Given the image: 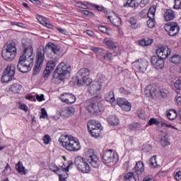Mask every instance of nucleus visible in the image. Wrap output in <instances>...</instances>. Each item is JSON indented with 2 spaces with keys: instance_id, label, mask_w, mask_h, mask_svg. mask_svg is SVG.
I'll return each mask as SVG.
<instances>
[{
  "instance_id": "f257e3e1",
  "label": "nucleus",
  "mask_w": 181,
  "mask_h": 181,
  "mask_svg": "<svg viewBox=\"0 0 181 181\" xmlns=\"http://www.w3.org/2000/svg\"><path fill=\"white\" fill-rule=\"evenodd\" d=\"M59 52H60L59 46L52 42H49L45 48L37 49L35 57V63L43 65V62H45V53H47L49 59L56 60V59H57Z\"/></svg>"
},
{
  "instance_id": "f03ea898",
  "label": "nucleus",
  "mask_w": 181,
  "mask_h": 181,
  "mask_svg": "<svg viewBox=\"0 0 181 181\" xmlns=\"http://www.w3.org/2000/svg\"><path fill=\"white\" fill-rule=\"evenodd\" d=\"M59 141L61 142L62 146L69 152H77V151L81 149L80 141L74 136L69 135L61 136L59 139Z\"/></svg>"
},
{
  "instance_id": "7ed1b4c3",
  "label": "nucleus",
  "mask_w": 181,
  "mask_h": 181,
  "mask_svg": "<svg viewBox=\"0 0 181 181\" xmlns=\"http://www.w3.org/2000/svg\"><path fill=\"white\" fill-rule=\"evenodd\" d=\"M70 71H71V66L70 64L61 62L53 73V78L63 81V80L66 78V74H69Z\"/></svg>"
},
{
  "instance_id": "20e7f679",
  "label": "nucleus",
  "mask_w": 181,
  "mask_h": 181,
  "mask_svg": "<svg viewBox=\"0 0 181 181\" xmlns=\"http://www.w3.org/2000/svg\"><path fill=\"white\" fill-rule=\"evenodd\" d=\"M35 57L21 56L17 65V69L21 73H29L33 67V59Z\"/></svg>"
},
{
  "instance_id": "39448f33",
  "label": "nucleus",
  "mask_w": 181,
  "mask_h": 181,
  "mask_svg": "<svg viewBox=\"0 0 181 181\" xmlns=\"http://www.w3.org/2000/svg\"><path fill=\"white\" fill-rule=\"evenodd\" d=\"M90 69L87 68L81 69L76 74L77 84L78 86H90L93 79L90 78Z\"/></svg>"
},
{
  "instance_id": "423d86ee",
  "label": "nucleus",
  "mask_w": 181,
  "mask_h": 181,
  "mask_svg": "<svg viewBox=\"0 0 181 181\" xmlns=\"http://www.w3.org/2000/svg\"><path fill=\"white\" fill-rule=\"evenodd\" d=\"M168 90L161 89L158 90L155 86H148L144 90V94L146 97H151V98H158L162 97L165 98L168 95Z\"/></svg>"
},
{
  "instance_id": "0eeeda50",
  "label": "nucleus",
  "mask_w": 181,
  "mask_h": 181,
  "mask_svg": "<svg viewBox=\"0 0 181 181\" xmlns=\"http://www.w3.org/2000/svg\"><path fill=\"white\" fill-rule=\"evenodd\" d=\"M102 159L107 166H114L118 161V154L110 149L103 153Z\"/></svg>"
},
{
  "instance_id": "6e6552de",
  "label": "nucleus",
  "mask_w": 181,
  "mask_h": 181,
  "mask_svg": "<svg viewBox=\"0 0 181 181\" xmlns=\"http://www.w3.org/2000/svg\"><path fill=\"white\" fill-rule=\"evenodd\" d=\"M86 110L90 114H98V112L104 111V107L103 104L97 102L95 98H91L86 101Z\"/></svg>"
},
{
  "instance_id": "1a4fd4ad",
  "label": "nucleus",
  "mask_w": 181,
  "mask_h": 181,
  "mask_svg": "<svg viewBox=\"0 0 181 181\" xmlns=\"http://www.w3.org/2000/svg\"><path fill=\"white\" fill-rule=\"evenodd\" d=\"M74 163L78 170L82 173H90V165L83 157H76Z\"/></svg>"
},
{
  "instance_id": "9d476101",
  "label": "nucleus",
  "mask_w": 181,
  "mask_h": 181,
  "mask_svg": "<svg viewBox=\"0 0 181 181\" xmlns=\"http://www.w3.org/2000/svg\"><path fill=\"white\" fill-rule=\"evenodd\" d=\"M86 160L93 166V168H98L100 166V160L98 157L94 154L93 149H89L86 154Z\"/></svg>"
},
{
  "instance_id": "9b49d317",
  "label": "nucleus",
  "mask_w": 181,
  "mask_h": 181,
  "mask_svg": "<svg viewBox=\"0 0 181 181\" xmlns=\"http://www.w3.org/2000/svg\"><path fill=\"white\" fill-rule=\"evenodd\" d=\"M22 47L23 51L21 56H24V57H35L33 56V47L26 39L22 40Z\"/></svg>"
},
{
  "instance_id": "f8f14e48",
  "label": "nucleus",
  "mask_w": 181,
  "mask_h": 181,
  "mask_svg": "<svg viewBox=\"0 0 181 181\" xmlns=\"http://www.w3.org/2000/svg\"><path fill=\"white\" fill-rule=\"evenodd\" d=\"M165 30L168 32L170 36H176L179 31L180 30V28L177 25V23H168L164 26Z\"/></svg>"
},
{
  "instance_id": "ddd939ff",
  "label": "nucleus",
  "mask_w": 181,
  "mask_h": 181,
  "mask_svg": "<svg viewBox=\"0 0 181 181\" xmlns=\"http://www.w3.org/2000/svg\"><path fill=\"white\" fill-rule=\"evenodd\" d=\"M132 64L136 70L140 71V73H145L146 71V69H148L149 62H148L146 59H139L133 62Z\"/></svg>"
},
{
  "instance_id": "4468645a",
  "label": "nucleus",
  "mask_w": 181,
  "mask_h": 181,
  "mask_svg": "<svg viewBox=\"0 0 181 181\" xmlns=\"http://www.w3.org/2000/svg\"><path fill=\"white\" fill-rule=\"evenodd\" d=\"M164 59L159 57L158 56H153L151 58V63L155 69H157V70H159V69H163L165 67V61Z\"/></svg>"
},
{
  "instance_id": "2eb2a0df",
  "label": "nucleus",
  "mask_w": 181,
  "mask_h": 181,
  "mask_svg": "<svg viewBox=\"0 0 181 181\" xmlns=\"http://www.w3.org/2000/svg\"><path fill=\"white\" fill-rule=\"evenodd\" d=\"M60 99L62 103H65L66 104H74L76 103V96L72 93H63L61 95Z\"/></svg>"
},
{
  "instance_id": "dca6fc26",
  "label": "nucleus",
  "mask_w": 181,
  "mask_h": 181,
  "mask_svg": "<svg viewBox=\"0 0 181 181\" xmlns=\"http://www.w3.org/2000/svg\"><path fill=\"white\" fill-rule=\"evenodd\" d=\"M156 54L160 59H168L170 56V49L167 47H161L156 50Z\"/></svg>"
},
{
  "instance_id": "f3484780",
  "label": "nucleus",
  "mask_w": 181,
  "mask_h": 181,
  "mask_svg": "<svg viewBox=\"0 0 181 181\" xmlns=\"http://www.w3.org/2000/svg\"><path fill=\"white\" fill-rule=\"evenodd\" d=\"M1 56L6 62H12L16 57V53L4 49L1 52Z\"/></svg>"
},
{
  "instance_id": "a211bd4d",
  "label": "nucleus",
  "mask_w": 181,
  "mask_h": 181,
  "mask_svg": "<svg viewBox=\"0 0 181 181\" xmlns=\"http://www.w3.org/2000/svg\"><path fill=\"white\" fill-rule=\"evenodd\" d=\"M70 165H68L66 168H60L57 167L56 164L52 163L49 165V168L52 172H54V173H57V175H59V173H62L63 172L64 173H66V172H69V168Z\"/></svg>"
},
{
  "instance_id": "6ab92c4d",
  "label": "nucleus",
  "mask_w": 181,
  "mask_h": 181,
  "mask_svg": "<svg viewBox=\"0 0 181 181\" xmlns=\"http://www.w3.org/2000/svg\"><path fill=\"white\" fill-rule=\"evenodd\" d=\"M101 90V84L98 82H94L88 88V93L90 95H94Z\"/></svg>"
},
{
  "instance_id": "aec40b11",
  "label": "nucleus",
  "mask_w": 181,
  "mask_h": 181,
  "mask_svg": "<svg viewBox=\"0 0 181 181\" xmlns=\"http://www.w3.org/2000/svg\"><path fill=\"white\" fill-rule=\"evenodd\" d=\"M103 42L108 49L111 50H117V47H118V43L114 42L111 38H105Z\"/></svg>"
},
{
  "instance_id": "412c9836",
  "label": "nucleus",
  "mask_w": 181,
  "mask_h": 181,
  "mask_svg": "<svg viewBox=\"0 0 181 181\" xmlns=\"http://www.w3.org/2000/svg\"><path fill=\"white\" fill-rule=\"evenodd\" d=\"M134 169L137 176H139V175H142V173H144L145 170V168L144 167V163L141 161L137 162Z\"/></svg>"
},
{
  "instance_id": "4be33fe9",
  "label": "nucleus",
  "mask_w": 181,
  "mask_h": 181,
  "mask_svg": "<svg viewBox=\"0 0 181 181\" xmlns=\"http://www.w3.org/2000/svg\"><path fill=\"white\" fill-rule=\"evenodd\" d=\"M16 69V67L13 64L8 65L6 66V68L5 69V71H4V73L5 74H7V76H10L11 78H13V77L15 76Z\"/></svg>"
},
{
  "instance_id": "5701e85b",
  "label": "nucleus",
  "mask_w": 181,
  "mask_h": 181,
  "mask_svg": "<svg viewBox=\"0 0 181 181\" xmlns=\"http://www.w3.org/2000/svg\"><path fill=\"white\" fill-rule=\"evenodd\" d=\"M97 128H101V124L95 120H90L88 123V129L91 131L93 129H97Z\"/></svg>"
},
{
  "instance_id": "b1692460",
  "label": "nucleus",
  "mask_w": 181,
  "mask_h": 181,
  "mask_svg": "<svg viewBox=\"0 0 181 181\" xmlns=\"http://www.w3.org/2000/svg\"><path fill=\"white\" fill-rule=\"evenodd\" d=\"M164 19L169 22V21H173L175 19V12L172 10H167L164 14Z\"/></svg>"
},
{
  "instance_id": "393cba45",
  "label": "nucleus",
  "mask_w": 181,
  "mask_h": 181,
  "mask_svg": "<svg viewBox=\"0 0 181 181\" xmlns=\"http://www.w3.org/2000/svg\"><path fill=\"white\" fill-rule=\"evenodd\" d=\"M10 91H12L14 94H18L22 90V86L19 83H14L9 88Z\"/></svg>"
},
{
  "instance_id": "a878e982",
  "label": "nucleus",
  "mask_w": 181,
  "mask_h": 181,
  "mask_svg": "<svg viewBox=\"0 0 181 181\" xmlns=\"http://www.w3.org/2000/svg\"><path fill=\"white\" fill-rule=\"evenodd\" d=\"M105 98L107 103H110V104H115V97H114V92L110 91L108 93H107L105 96Z\"/></svg>"
},
{
  "instance_id": "bb28decb",
  "label": "nucleus",
  "mask_w": 181,
  "mask_h": 181,
  "mask_svg": "<svg viewBox=\"0 0 181 181\" xmlns=\"http://www.w3.org/2000/svg\"><path fill=\"white\" fill-rule=\"evenodd\" d=\"M16 170H17V172L18 173H20V175H25L26 174V171L25 170L23 164L21 161H19L17 164H16Z\"/></svg>"
},
{
  "instance_id": "cd10ccee",
  "label": "nucleus",
  "mask_w": 181,
  "mask_h": 181,
  "mask_svg": "<svg viewBox=\"0 0 181 181\" xmlns=\"http://www.w3.org/2000/svg\"><path fill=\"white\" fill-rule=\"evenodd\" d=\"M167 117L168 119L170 121H173V119H176L177 118V112L175 110H170L167 111Z\"/></svg>"
},
{
  "instance_id": "c85d7f7f",
  "label": "nucleus",
  "mask_w": 181,
  "mask_h": 181,
  "mask_svg": "<svg viewBox=\"0 0 181 181\" xmlns=\"http://www.w3.org/2000/svg\"><path fill=\"white\" fill-rule=\"evenodd\" d=\"M107 122L110 125H118V124H119V120L116 116L112 115L107 118Z\"/></svg>"
},
{
  "instance_id": "c756f323",
  "label": "nucleus",
  "mask_w": 181,
  "mask_h": 181,
  "mask_svg": "<svg viewBox=\"0 0 181 181\" xmlns=\"http://www.w3.org/2000/svg\"><path fill=\"white\" fill-rule=\"evenodd\" d=\"M138 176L135 175L134 173H128L124 175V180L136 181Z\"/></svg>"
},
{
  "instance_id": "7c9ffc66",
  "label": "nucleus",
  "mask_w": 181,
  "mask_h": 181,
  "mask_svg": "<svg viewBox=\"0 0 181 181\" xmlns=\"http://www.w3.org/2000/svg\"><path fill=\"white\" fill-rule=\"evenodd\" d=\"M153 43V40L149 38H144L139 41L140 46H151Z\"/></svg>"
},
{
  "instance_id": "2f4dec72",
  "label": "nucleus",
  "mask_w": 181,
  "mask_h": 181,
  "mask_svg": "<svg viewBox=\"0 0 181 181\" xmlns=\"http://www.w3.org/2000/svg\"><path fill=\"white\" fill-rule=\"evenodd\" d=\"M108 19H110V22L115 25V26H119L121 25V18L119 17L112 18V16H109Z\"/></svg>"
},
{
  "instance_id": "473e14b6",
  "label": "nucleus",
  "mask_w": 181,
  "mask_h": 181,
  "mask_svg": "<svg viewBox=\"0 0 181 181\" xmlns=\"http://www.w3.org/2000/svg\"><path fill=\"white\" fill-rule=\"evenodd\" d=\"M89 132L93 138H98L100 134L101 133V127H98L95 129L89 130Z\"/></svg>"
},
{
  "instance_id": "72a5a7b5",
  "label": "nucleus",
  "mask_w": 181,
  "mask_h": 181,
  "mask_svg": "<svg viewBox=\"0 0 181 181\" xmlns=\"http://www.w3.org/2000/svg\"><path fill=\"white\" fill-rule=\"evenodd\" d=\"M6 50L7 52H11V53H16V45L15 42H11L8 44L6 48Z\"/></svg>"
},
{
  "instance_id": "f704fd0d",
  "label": "nucleus",
  "mask_w": 181,
  "mask_h": 181,
  "mask_svg": "<svg viewBox=\"0 0 181 181\" xmlns=\"http://www.w3.org/2000/svg\"><path fill=\"white\" fill-rule=\"evenodd\" d=\"M42 67H43V65L35 63L33 71V76H37V74L40 73Z\"/></svg>"
},
{
  "instance_id": "c9c22d12",
  "label": "nucleus",
  "mask_w": 181,
  "mask_h": 181,
  "mask_svg": "<svg viewBox=\"0 0 181 181\" xmlns=\"http://www.w3.org/2000/svg\"><path fill=\"white\" fill-rule=\"evenodd\" d=\"M57 63H56V60H51L49 61L47 64V66L46 69H47L48 70H51V71H53V70H54V68L57 66Z\"/></svg>"
},
{
  "instance_id": "e433bc0d",
  "label": "nucleus",
  "mask_w": 181,
  "mask_h": 181,
  "mask_svg": "<svg viewBox=\"0 0 181 181\" xmlns=\"http://www.w3.org/2000/svg\"><path fill=\"white\" fill-rule=\"evenodd\" d=\"M155 12H156V6H151L149 10H148V18H149V19H151V18H155Z\"/></svg>"
},
{
  "instance_id": "4c0bfd02",
  "label": "nucleus",
  "mask_w": 181,
  "mask_h": 181,
  "mask_svg": "<svg viewBox=\"0 0 181 181\" xmlns=\"http://www.w3.org/2000/svg\"><path fill=\"white\" fill-rule=\"evenodd\" d=\"M88 5L92 6V8H95V9H96V11H98L99 12H104V11H105V8H104V6H103L97 5L93 3H89Z\"/></svg>"
},
{
  "instance_id": "58836bf2",
  "label": "nucleus",
  "mask_w": 181,
  "mask_h": 181,
  "mask_svg": "<svg viewBox=\"0 0 181 181\" xmlns=\"http://www.w3.org/2000/svg\"><path fill=\"white\" fill-rule=\"evenodd\" d=\"M12 78H13L12 76H10L4 72L1 77V81H3V83H9V81H12Z\"/></svg>"
},
{
  "instance_id": "ea45409f",
  "label": "nucleus",
  "mask_w": 181,
  "mask_h": 181,
  "mask_svg": "<svg viewBox=\"0 0 181 181\" xmlns=\"http://www.w3.org/2000/svg\"><path fill=\"white\" fill-rule=\"evenodd\" d=\"M150 166L151 168H158V162L156 161V156H154L150 159Z\"/></svg>"
},
{
  "instance_id": "a19ab883",
  "label": "nucleus",
  "mask_w": 181,
  "mask_h": 181,
  "mask_svg": "<svg viewBox=\"0 0 181 181\" xmlns=\"http://www.w3.org/2000/svg\"><path fill=\"white\" fill-rule=\"evenodd\" d=\"M160 144L162 146H169V145H170V143L169 142V140H168V137L166 136L161 138Z\"/></svg>"
},
{
  "instance_id": "79ce46f5",
  "label": "nucleus",
  "mask_w": 181,
  "mask_h": 181,
  "mask_svg": "<svg viewBox=\"0 0 181 181\" xmlns=\"http://www.w3.org/2000/svg\"><path fill=\"white\" fill-rule=\"evenodd\" d=\"M129 128L131 129V131H135L136 129H141V124L139 123H132Z\"/></svg>"
},
{
  "instance_id": "37998d69",
  "label": "nucleus",
  "mask_w": 181,
  "mask_h": 181,
  "mask_svg": "<svg viewBox=\"0 0 181 181\" xmlns=\"http://www.w3.org/2000/svg\"><path fill=\"white\" fill-rule=\"evenodd\" d=\"M170 61L172 63H174L175 64H177V63H180V57L177 54H175L171 57Z\"/></svg>"
},
{
  "instance_id": "c03bdc74",
  "label": "nucleus",
  "mask_w": 181,
  "mask_h": 181,
  "mask_svg": "<svg viewBox=\"0 0 181 181\" xmlns=\"http://www.w3.org/2000/svg\"><path fill=\"white\" fill-rule=\"evenodd\" d=\"M128 101L125 100L124 98H120L117 99V103L119 107H122V105L127 104Z\"/></svg>"
},
{
  "instance_id": "a18cd8bd",
  "label": "nucleus",
  "mask_w": 181,
  "mask_h": 181,
  "mask_svg": "<svg viewBox=\"0 0 181 181\" xmlns=\"http://www.w3.org/2000/svg\"><path fill=\"white\" fill-rule=\"evenodd\" d=\"M103 59L105 62H111L112 61V53L107 52L104 56Z\"/></svg>"
},
{
  "instance_id": "49530a36",
  "label": "nucleus",
  "mask_w": 181,
  "mask_h": 181,
  "mask_svg": "<svg viewBox=\"0 0 181 181\" xmlns=\"http://www.w3.org/2000/svg\"><path fill=\"white\" fill-rule=\"evenodd\" d=\"M98 30L102 32V33H107L109 36L110 35H111V33H110V30L107 28V27L104 26V25H100L98 27Z\"/></svg>"
},
{
  "instance_id": "de8ad7c7",
  "label": "nucleus",
  "mask_w": 181,
  "mask_h": 181,
  "mask_svg": "<svg viewBox=\"0 0 181 181\" xmlns=\"http://www.w3.org/2000/svg\"><path fill=\"white\" fill-rule=\"evenodd\" d=\"M120 108H122L123 111H126V112L131 111V103H129V102H127L124 105H122Z\"/></svg>"
},
{
  "instance_id": "09e8293b",
  "label": "nucleus",
  "mask_w": 181,
  "mask_h": 181,
  "mask_svg": "<svg viewBox=\"0 0 181 181\" xmlns=\"http://www.w3.org/2000/svg\"><path fill=\"white\" fill-rule=\"evenodd\" d=\"M52 73V71L50 69H47V68H45L44 73H43V77L45 80L47 78H49V76H50V74Z\"/></svg>"
},
{
  "instance_id": "8fccbe9b",
  "label": "nucleus",
  "mask_w": 181,
  "mask_h": 181,
  "mask_svg": "<svg viewBox=\"0 0 181 181\" xmlns=\"http://www.w3.org/2000/svg\"><path fill=\"white\" fill-rule=\"evenodd\" d=\"M44 144L45 145H47L50 143V141H52V138H50V136L49 134H45L43 137Z\"/></svg>"
},
{
  "instance_id": "3c124183",
  "label": "nucleus",
  "mask_w": 181,
  "mask_h": 181,
  "mask_svg": "<svg viewBox=\"0 0 181 181\" xmlns=\"http://www.w3.org/2000/svg\"><path fill=\"white\" fill-rule=\"evenodd\" d=\"M60 115L62 117H69L71 116V115L69 113V111L67 110V108H64L60 113Z\"/></svg>"
},
{
  "instance_id": "603ef678",
  "label": "nucleus",
  "mask_w": 181,
  "mask_h": 181,
  "mask_svg": "<svg viewBox=\"0 0 181 181\" xmlns=\"http://www.w3.org/2000/svg\"><path fill=\"white\" fill-rule=\"evenodd\" d=\"M148 125H159V121H158V119H155V118H151L149 121H148Z\"/></svg>"
},
{
  "instance_id": "864d4df0",
  "label": "nucleus",
  "mask_w": 181,
  "mask_h": 181,
  "mask_svg": "<svg viewBox=\"0 0 181 181\" xmlns=\"http://www.w3.org/2000/svg\"><path fill=\"white\" fill-rule=\"evenodd\" d=\"M174 87L176 90H181V79H178L174 83Z\"/></svg>"
},
{
  "instance_id": "5fc2aeb1",
  "label": "nucleus",
  "mask_w": 181,
  "mask_h": 181,
  "mask_svg": "<svg viewBox=\"0 0 181 181\" xmlns=\"http://www.w3.org/2000/svg\"><path fill=\"white\" fill-rule=\"evenodd\" d=\"M174 9H181V0H175Z\"/></svg>"
},
{
  "instance_id": "6e6d98bb",
  "label": "nucleus",
  "mask_w": 181,
  "mask_h": 181,
  "mask_svg": "<svg viewBox=\"0 0 181 181\" xmlns=\"http://www.w3.org/2000/svg\"><path fill=\"white\" fill-rule=\"evenodd\" d=\"M152 19H153V18L151 17V19L147 21V25L151 28L155 27V21H153Z\"/></svg>"
},
{
  "instance_id": "4d7b16f0",
  "label": "nucleus",
  "mask_w": 181,
  "mask_h": 181,
  "mask_svg": "<svg viewBox=\"0 0 181 181\" xmlns=\"http://www.w3.org/2000/svg\"><path fill=\"white\" fill-rule=\"evenodd\" d=\"M40 118H47V112H46V109L42 108L41 109V115Z\"/></svg>"
},
{
  "instance_id": "13d9d810",
  "label": "nucleus",
  "mask_w": 181,
  "mask_h": 181,
  "mask_svg": "<svg viewBox=\"0 0 181 181\" xmlns=\"http://www.w3.org/2000/svg\"><path fill=\"white\" fill-rule=\"evenodd\" d=\"M82 13L84 15H86V16H89V18H94V13L92 12H90L89 11L87 10H83Z\"/></svg>"
},
{
  "instance_id": "bf43d9fd",
  "label": "nucleus",
  "mask_w": 181,
  "mask_h": 181,
  "mask_svg": "<svg viewBox=\"0 0 181 181\" xmlns=\"http://www.w3.org/2000/svg\"><path fill=\"white\" fill-rule=\"evenodd\" d=\"M67 171H66L65 173H59V181H66V173Z\"/></svg>"
},
{
  "instance_id": "052dcab7",
  "label": "nucleus",
  "mask_w": 181,
  "mask_h": 181,
  "mask_svg": "<svg viewBox=\"0 0 181 181\" xmlns=\"http://www.w3.org/2000/svg\"><path fill=\"white\" fill-rule=\"evenodd\" d=\"M119 91L122 94H124V95H128L129 94V90L124 89V88H120Z\"/></svg>"
},
{
  "instance_id": "680f3d73",
  "label": "nucleus",
  "mask_w": 181,
  "mask_h": 181,
  "mask_svg": "<svg viewBox=\"0 0 181 181\" xmlns=\"http://www.w3.org/2000/svg\"><path fill=\"white\" fill-rule=\"evenodd\" d=\"M143 181H155V178L152 175H148L144 178Z\"/></svg>"
},
{
  "instance_id": "e2e57ef3",
  "label": "nucleus",
  "mask_w": 181,
  "mask_h": 181,
  "mask_svg": "<svg viewBox=\"0 0 181 181\" xmlns=\"http://www.w3.org/2000/svg\"><path fill=\"white\" fill-rule=\"evenodd\" d=\"M66 110H68L69 115H73V114H74V112L76 111V110L73 107H66Z\"/></svg>"
},
{
  "instance_id": "0e129e2a",
  "label": "nucleus",
  "mask_w": 181,
  "mask_h": 181,
  "mask_svg": "<svg viewBox=\"0 0 181 181\" xmlns=\"http://www.w3.org/2000/svg\"><path fill=\"white\" fill-rule=\"evenodd\" d=\"M36 98L37 100V101H45V95L41 94L40 95H36Z\"/></svg>"
},
{
  "instance_id": "69168bd1",
  "label": "nucleus",
  "mask_w": 181,
  "mask_h": 181,
  "mask_svg": "<svg viewBox=\"0 0 181 181\" xmlns=\"http://www.w3.org/2000/svg\"><path fill=\"white\" fill-rule=\"evenodd\" d=\"M175 179L177 180V181L181 180V172L180 171L175 173Z\"/></svg>"
},
{
  "instance_id": "338daca9",
  "label": "nucleus",
  "mask_w": 181,
  "mask_h": 181,
  "mask_svg": "<svg viewBox=\"0 0 181 181\" xmlns=\"http://www.w3.org/2000/svg\"><path fill=\"white\" fill-rule=\"evenodd\" d=\"M57 30H58V32H59V33H62V35H66L67 33L66 29L57 28Z\"/></svg>"
},
{
  "instance_id": "774afa93",
  "label": "nucleus",
  "mask_w": 181,
  "mask_h": 181,
  "mask_svg": "<svg viewBox=\"0 0 181 181\" xmlns=\"http://www.w3.org/2000/svg\"><path fill=\"white\" fill-rule=\"evenodd\" d=\"M123 168L124 169V170H128V169L129 168V161H127L124 163Z\"/></svg>"
}]
</instances>
